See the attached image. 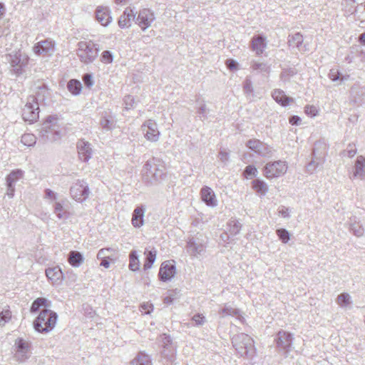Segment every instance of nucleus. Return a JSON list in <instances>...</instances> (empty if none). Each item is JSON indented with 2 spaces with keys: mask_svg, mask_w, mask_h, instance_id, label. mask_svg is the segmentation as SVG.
<instances>
[{
  "mask_svg": "<svg viewBox=\"0 0 365 365\" xmlns=\"http://www.w3.org/2000/svg\"><path fill=\"white\" fill-rule=\"evenodd\" d=\"M165 177V166L161 159L153 157L146 161L142 170V179L146 185L160 183Z\"/></svg>",
  "mask_w": 365,
  "mask_h": 365,
  "instance_id": "obj_1",
  "label": "nucleus"
},
{
  "mask_svg": "<svg viewBox=\"0 0 365 365\" xmlns=\"http://www.w3.org/2000/svg\"><path fill=\"white\" fill-rule=\"evenodd\" d=\"M232 344L237 354L242 357L252 359L255 353L254 340L248 334L240 333L232 338Z\"/></svg>",
  "mask_w": 365,
  "mask_h": 365,
  "instance_id": "obj_2",
  "label": "nucleus"
},
{
  "mask_svg": "<svg viewBox=\"0 0 365 365\" xmlns=\"http://www.w3.org/2000/svg\"><path fill=\"white\" fill-rule=\"evenodd\" d=\"M58 315L53 311L48 309L41 310L34 321L33 325L34 329L40 333L48 332L56 326Z\"/></svg>",
  "mask_w": 365,
  "mask_h": 365,
  "instance_id": "obj_3",
  "label": "nucleus"
},
{
  "mask_svg": "<svg viewBox=\"0 0 365 365\" xmlns=\"http://www.w3.org/2000/svg\"><path fill=\"white\" fill-rule=\"evenodd\" d=\"M99 51V45L92 41H82L78 43L77 56L83 63L89 64L93 62Z\"/></svg>",
  "mask_w": 365,
  "mask_h": 365,
  "instance_id": "obj_4",
  "label": "nucleus"
},
{
  "mask_svg": "<svg viewBox=\"0 0 365 365\" xmlns=\"http://www.w3.org/2000/svg\"><path fill=\"white\" fill-rule=\"evenodd\" d=\"M22 118L24 121L33 123L39 118V104L34 96H29L22 109Z\"/></svg>",
  "mask_w": 365,
  "mask_h": 365,
  "instance_id": "obj_5",
  "label": "nucleus"
},
{
  "mask_svg": "<svg viewBox=\"0 0 365 365\" xmlns=\"http://www.w3.org/2000/svg\"><path fill=\"white\" fill-rule=\"evenodd\" d=\"M6 59L16 76L22 73L23 68L28 64L29 61V57L19 51L7 54Z\"/></svg>",
  "mask_w": 365,
  "mask_h": 365,
  "instance_id": "obj_6",
  "label": "nucleus"
},
{
  "mask_svg": "<svg viewBox=\"0 0 365 365\" xmlns=\"http://www.w3.org/2000/svg\"><path fill=\"white\" fill-rule=\"evenodd\" d=\"M246 146L261 157L269 158L273 155L274 150L272 148L258 139L249 140L246 143Z\"/></svg>",
  "mask_w": 365,
  "mask_h": 365,
  "instance_id": "obj_7",
  "label": "nucleus"
},
{
  "mask_svg": "<svg viewBox=\"0 0 365 365\" xmlns=\"http://www.w3.org/2000/svg\"><path fill=\"white\" fill-rule=\"evenodd\" d=\"M274 341L277 350L283 351L284 354L287 356L292 349L293 336L288 331L280 330L277 334Z\"/></svg>",
  "mask_w": 365,
  "mask_h": 365,
  "instance_id": "obj_8",
  "label": "nucleus"
},
{
  "mask_svg": "<svg viewBox=\"0 0 365 365\" xmlns=\"http://www.w3.org/2000/svg\"><path fill=\"white\" fill-rule=\"evenodd\" d=\"M287 170V166L284 161L269 162L264 168V175L267 178H277L284 174Z\"/></svg>",
  "mask_w": 365,
  "mask_h": 365,
  "instance_id": "obj_9",
  "label": "nucleus"
},
{
  "mask_svg": "<svg viewBox=\"0 0 365 365\" xmlns=\"http://www.w3.org/2000/svg\"><path fill=\"white\" fill-rule=\"evenodd\" d=\"M70 192L71 197L75 200L83 202L88 197L89 188L86 182L83 180H78L77 182L71 187Z\"/></svg>",
  "mask_w": 365,
  "mask_h": 365,
  "instance_id": "obj_10",
  "label": "nucleus"
},
{
  "mask_svg": "<svg viewBox=\"0 0 365 365\" xmlns=\"http://www.w3.org/2000/svg\"><path fill=\"white\" fill-rule=\"evenodd\" d=\"M14 346L16 347L14 357L18 361L24 362L29 358L31 354L30 343L19 338L16 340Z\"/></svg>",
  "mask_w": 365,
  "mask_h": 365,
  "instance_id": "obj_11",
  "label": "nucleus"
},
{
  "mask_svg": "<svg viewBox=\"0 0 365 365\" xmlns=\"http://www.w3.org/2000/svg\"><path fill=\"white\" fill-rule=\"evenodd\" d=\"M40 140L43 143L48 142H55L61 138V134L56 127L48 126V123H43L39 131Z\"/></svg>",
  "mask_w": 365,
  "mask_h": 365,
  "instance_id": "obj_12",
  "label": "nucleus"
},
{
  "mask_svg": "<svg viewBox=\"0 0 365 365\" xmlns=\"http://www.w3.org/2000/svg\"><path fill=\"white\" fill-rule=\"evenodd\" d=\"M155 19V15L150 9H143L139 11L135 21L143 31H145L151 26Z\"/></svg>",
  "mask_w": 365,
  "mask_h": 365,
  "instance_id": "obj_13",
  "label": "nucleus"
},
{
  "mask_svg": "<svg viewBox=\"0 0 365 365\" xmlns=\"http://www.w3.org/2000/svg\"><path fill=\"white\" fill-rule=\"evenodd\" d=\"M187 251L190 256L200 259L204 257L205 247L200 239L192 238L187 242Z\"/></svg>",
  "mask_w": 365,
  "mask_h": 365,
  "instance_id": "obj_14",
  "label": "nucleus"
},
{
  "mask_svg": "<svg viewBox=\"0 0 365 365\" xmlns=\"http://www.w3.org/2000/svg\"><path fill=\"white\" fill-rule=\"evenodd\" d=\"M142 129L148 140L157 142L159 140L160 132L158 129V125L154 120L150 119L145 122L142 125Z\"/></svg>",
  "mask_w": 365,
  "mask_h": 365,
  "instance_id": "obj_15",
  "label": "nucleus"
},
{
  "mask_svg": "<svg viewBox=\"0 0 365 365\" xmlns=\"http://www.w3.org/2000/svg\"><path fill=\"white\" fill-rule=\"evenodd\" d=\"M54 46L55 43L53 41L46 39L36 43L33 47V51L37 55L50 56L54 53Z\"/></svg>",
  "mask_w": 365,
  "mask_h": 365,
  "instance_id": "obj_16",
  "label": "nucleus"
},
{
  "mask_svg": "<svg viewBox=\"0 0 365 365\" xmlns=\"http://www.w3.org/2000/svg\"><path fill=\"white\" fill-rule=\"evenodd\" d=\"M76 146L80 160L83 162H88L93 154L91 144L83 139H81L78 141Z\"/></svg>",
  "mask_w": 365,
  "mask_h": 365,
  "instance_id": "obj_17",
  "label": "nucleus"
},
{
  "mask_svg": "<svg viewBox=\"0 0 365 365\" xmlns=\"http://www.w3.org/2000/svg\"><path fill=\"white\" fill-rule=\"evenodd\" d=\"M175 274V266L170 261L163 262L160 267L158 277L160 280L167 282L170 280Z\"/></svg>",
  "mask_w": 365,
  "mask_h": 365,
  "instance_id": "obj_18",
  "label": "nucleus"
},
{
  "mask_svg": "<svg viewBox=\"0 0 365 365\" xmlns=\"http://www.w3.org/2000/svg\"><path fill=\"white\" fill-rule=\"evenodd\" d=\"M96 19L103 26H108L112 21L110 10L108 6H98L96 9Z\"/></svg>",
  "mask_w": 365,
  "mask_h": 365,
  "instance_id": "obj_19",
  "label": "nucleus"
},
{
  "mask_svg": "<svg viewBox=\"0 0 365 365\" xmlns=\"http://www.w3.org/2000/svg\"><path fill=\"white\" fill-rule=\"evenodd\" d=\"M136 13L133 9L127 7L118 19V24L120 28L125 29L131 26L132 21H135Z\"/></svg>",
  "mask_w": 365,
  "mask_h": 365,
  "instance_id": "obj_20",
  "label": "nucleus"
},
{
  "mask_svg": "<svg viewBox=\"0 0 365 365\" xmlns=\"http://www.w3.org/2000/svg\"><path fill=\"white\" fill-rule=\"evenodd\" d=\"M251 48L257 56L262 54L267 48L266 37L262 34L255 35L251 39Z\"/></svg>",
  "mask_w": 365,
  "mask_h": 365,
  "instance_id": "obj_21",
  "label": "nucleus"
},
{
  "mask_svg": "<svg viewBox=\"0 0 365 365\" xmlns=\"http://www.w3.org/2000/svg\"><path fill=\"white\" fill-rule=\"evenodd\" d=\"M99 124L104 130H111L115 127V117L110 111L105 110L101 113Z\"/></svg>",
  "mask_w": 365,
  "mask_h": 365,
  "instance_id": "obj_22",
  "label": "nucleus"
},
{
  "mask_svg": "<svg viewBox=\"0 0 365 365\" xmlns=\"http://www.w3.org/2000/svg\"><path fill=\"white\" fill-rule=\"evenodd\" d=\"M32 90L36 94V96H34L36 98V101L37 102L38 101H45V99L49 96L48 89L43 82L38 81L35 83L32 87Z\"/></svg>",
  "mask_w": 365,
  "mask_h": 365,
  "instance_id": "obj_23",
  "label": "nucleus"
},
{
  "mask_svg": "<svg viewBox=\"0 0 365 365\" xmlns=\"http://www.w3.org/2000/svg\"><path fill=\"white\" fill-rule=\"evenodd\" d=\"M46 275L53 284H58L63 279V272L59 267L46 269Z\"/></svg>",
  "mask_w": 365,
  "mask_h": 365,
  "instance_id": "obj_24",
  "label": "nucleus"
},
{
  "mask_svg": "<svg viewBox=\"0 0 365 365\" xmlns=\"http://www.w3.org/2000/svg\"><path fill=\"white\" fill-rule=\"evenodd\" d=\"M145 208L141 205L135 208L132 215V224L135 227H140L144 224Z\"/></svg>",
  "mask_w": 365,
  "mask_h": 365,
  "instance_id": "obj_25",
  "label": "nucleus"
},
{
  "mask_svg": "<svg viewBox=\"0 0 365 365\" xmlns=\"http://www.w3.org/2000/svg\"><path fill=\"white\" fill-rule=\"evenodd\" d=\"M354 177L359 178L361 180L365 178V158L362 155L358 156L355 162Z\"/></svg>",
  "mask_w": 365,
  "mask_h": 365,
  "instance_id": "obj_26",
  "label": "nucleus"
},
{
  "mask_svg": "<svg viewBox=\"0 0 365 365\" xmlns=\"http://www.w3.org/2000/svg\"><path fill=\"white\" fill-rule=\"evenodd\" d=\"M273 99L282 106H287L289 102L293 101V98L285 95L281 89H274L272 93Z\"/></svg>",
  "mask_w": 365,
  "mask_h": 365,
  "instance_id": "obj_27",
  "label": "nucleus"
},
{
  "mask_svg": "<svg viewBox=\"0 0 365 365\" xmlns=\"http://www.w3.org/2000/svg\"><path fill=\"white\" fill-rule=\"evenodd\" d=\"M11 319V312L9 305L0 303V326L5 325Z\"/></svg>",
  "mask_w": 365,
  "mask_h": 365,
  "instance_id": "obj_28",
  "label": "nucleus"
},
{
  "mask_svg": "<svg viewBox=\"0 0 365 365\" xmlns=\"http://www.w3.org/2000/svg\"><path fill=\"white\" fill-rule=\"evenodd\" d=\"M70 264L74 267H78L84 260L83 255L78 251H71L68 256Z\"/></svg>",
  "mask_w": 365,
  "mask_h": 365,
  "instance_id": "obj_29",
  "label": "nucleus"
},
{
  "mask_svg": "<svg viewBox=\"0 0 365 365\" xmlns=\"http://www.w3.org/2000/svg\"><path fill=\"white\" fill-rule=\"evenodd\" d=\"M252 187L260 195H265L268 192L266 182L260 179H255L252 182Z\"/></svg>",
  "mask_w": 365,
  "mask_h": 365,
  "instance_id": "obj_30",
  "label": "nucleus"
},
{
  "mask_svg": "<svg viewBox=\"0 0 365 365\" xmlns=\"http://www.w3.org/2000/svg\"><path fill=\"white\" fill-rule=\"evenodd\" d=\"M50 305L48 304V300L46 298L43 297H38L36 299H35L30 308V312L31 313H36L41 308L47 309Z\"/></svg>",
  "mask_w": 365,
  "mask_h": 365,
  "instance_id": "obj_31",
  "label": "nucleus"
},
{
  "mask_svg": "<svg viewBox=\"0 0 365 365\" xmlns=\"http://www.w3.org/2000/svg\"><path fill=\"white\" fill-rule=\"evenodd\" d=\"M242 228V224L237 220H230L227 224L226 230L234 237L239 234Z\"/></svg>",
  "mask_w": 365,
  "mask_h": 365,
  "instance_id": "obj_32",
  "label": "nucleus"
},
{
  "mask_svg": "<svg viewBox=\"0 0 365 365\" xmlns=\"http://www.w3.org/2000/svg\"><path fill=\"white\" fill-rule=\"evenodd\" d=\"M132 365H152L150 357L144 352H140L138 356L131 361Z\"/></svg>",
  "mask_w": 365,
  "mask_h": 365,
  "instance_id": "obj_33",
  "label": "nucleus"
},
{
  "mask_svg": "<svg viewBox=\"0 0 365 365\" xmlns=\"http://www.w3.org/2000/svg\"><path fill=\"white\" fill-rule=\"evenodd\" d=\"M297 73L298 71L295 68H283L279 75L280 80L284 83L289 82L291 78Z\"/></svg>",
  "mask_w": 365,
  "mask_h": 365,
  "instance_id": "obj_34",
  "label": "nucleus"
},
{
  "mask_svg": "<svg viewBox=\"0 0 365 365\" xmlns=\"http://www.w3.org/2000/svg\"><path fill=\"white\" fill-rule=\"evenodd\" d=\"M303 40L304 39L302 35L299 32L292 36L289 35L288 37L289 46L299 48L303 43Z\"/></svg>",
  "mask_w": 365,
  "mask_h": 365,
  "instance_id": "obj_35",
  "label": "nucleus"
},
{
  "mask_svg": "<svg viewBox=\"0 0 365 365\" xmlns=\"http://www.w3.org/2000/svg\"><path fill=\"white\" fill-rule=\"evenodd\" d=\"M145 260L144 262V269H148L151 268L152 265L155 262L156 259V254L157 252L155 249H153L151 250H147L145 251Z\"/></svg>",
  "mask_w": 365,
  "mask_h": 365,
  "instance_id": "obj_36",
  "label": "nucleus"
},
{
  "mask_svg": "<svg viewBox=\"0 0 365 365\" xmlns=\"http://www.w3.org/2000/svg\"><path fill=\"white\" fill-rule=\"evenodd\" d=\"M67 88L73 95L77 96L82 90V85L78 80L71 79L68 82Z\"/></svg>",
  "mask_w": 365,
  "mask_h": 365,
  "instance_id": "obj_37",
  "label": "nucleus"
},
{
  "mask_svg": "<svg viewBox=\"0 0 365 365\" xmlns=\"http://www.w3.org/2000/svg\"><path fill=\"white\" fill-rule=\"evenodd\" d=\"M24 176V172L21 170H13L10 173L9 175H7L6 184H10L15 186L16 182L22 178Z\"/></svg>",
  "mask_w": 365,
  "mask_h": 365,
  "instance_id": "obj_38",
  "label": "nucleus"
},
{
  "mask_svg": "<svg viewBox=\"0 0 365 365\" xmlns=\"http://www.w3.org/2000/svg\"><path fill=\"white\" fill-rule=\"evenodd\" d=\"M129 269L134 272L138 270L140 262L138 259V255L137 254V252L135 250L131 251L129 255Z\"/></svg>",
  "mask_w": 365,
  "mask_h": 365,
  "instance_id": "obj_39",
  "label": "nucleus"
},
{
  "mask_svg": "<svg viewBox=\"0 0 365 365\" xmlns=\"http://www.w3.org/2000/svg\"><path fill=\"white\" fill-rule=\"evenodd\" d=\"M53 208L54 213L58 219H66L68 217V212L63 208L60 202H56Z\"/></svg>",
  "mask_w": 365,
  "mask_h": 365,
  "instance_id": "obj_40",
  "label": "nucleus"
},
{
  "mask_svg": "<svg viewBox=\"0 0 365 365\" xmlns=\"http://www.w3.org/2000/svg\"><path fill=\"white\" fill-rule=\"evenodd\" d=\"M313 158L312 161L307 165V172L312 173L314 170L319 165H322L323 163L322 159L320 158H317L315 156V150H313Z\"/></svg>",
  "mask_w": 365,
  "mask_h": 365,
  "instance_id": "obj_41",
  "label": "nucleus"
},
{
  "mask_svg": "<svg viewBox=\"0 0 365 365\" xmlns=\"http://www.w3.org/2000/svg\"><path fill=\"white\" fill-rule=\"evenodd\" d=\"M222 314L225 316L236 317L239 320L243 319V317L240 314V310L238 309L233 308L231 306H225L222 309Z\"/></svg>",
  "mask_w": 365,
  "mask_h": 365,
  "instance_id": "obj_42",
  "label": "nucleus"
},
{
  "mask_svg": "<svg viewBox=\"0 0 365 365\" xmlns=\"http://www.w3.org/2000/svg\"><path fill=\"white\" fill-rule=\"evenodd\" d=\"M21 142L28 147L34 146L36 143V137L32 133H25L21 136Z\"/></svg>",
  "mask_w": 365,
  "mask_h": 365,
  "instance_id": "obj_43",
  "label": "nucleus"
},
{
  "mask_svg": "<svg viewBox=\"0 0 365 365\" xmlns=\"http://www.w3.org/2000/svg\"><path fill=\"white\" fill-rule=\"evenodd\" d=\"M217 205V200L214 191L207 186V206L215 207Z\"/></svg>",
  "mask_w": 365,
  "mask_h": 365,
  "instance_id": "obj_44",
  "label": "nucleus"
},
{
  "mask_svg": "<svg viewBox=\"0 0 365 365\" xmlns=\"http://www.w3.org/2000/svg\"><path fill=\"white\" fill-rule=\"evenodd\" d=\"M336 302L341 307H346L351 302V297L348 293H341L337 297Z\"/></svg>",
  "mask_w": 365,
  "mask_h": 365,
  "instance_id": "obj_45",
  "label": "nucleus"
},
{
  "mask_svg": "<svg viewBox=\"0 0 365 365\" xmlns=\"http://www.w3.org/2000/svg\"><path fill=\"white\" fill-rule=\"evenodd\" d=\"M251 68L253 71H257L260 73H268L270 71L269 66L265 63L253 62Z\"/></svg>",
  "mask_w": 365,
  "mask_h": 365,
  "instance_id": "obj_46",
  "label": "nucleus"
},
{
  "mask_svg": "<svg viewBox=\"0 0 365 365\" xmlns=\"http://www.w3.org/2000/svg\"><path fill=\"white\" fill-rule=\"evenodd\" d=\"M243 174L247 179H251L257 175V170L255 165H249L245 168Z\"/></svg>",
  "mask_w": 365,
  "mask_h": 365,
  "instance_id": "obj_47",
  "label": "nucleus"
},
{
  "mask_svg": "<svg viewBox=\"0 0 365 365\" xmlns=\"http://www.w3.org/2000/svg\"><path fill=\"white\" fill-rule=\"evenodd\" d=\"M350 230L356 237H361L364 234V228L358 222H354L350 224Z\"/></svg>",
  "mask_w": 365,
  "mask_h": 365,
  "instance_id": "obj_48",
  "label": "nucleus"
},
{
  "mask_svg": "<svg viewBox=\"0 0 365 365\" xmlns=\"http://www.w3.org/2000/svg\"><path fill=\"white\" fill-rule=\"evenodd\" d=\"M277 235L279 239L283 242L287 243L290 239L289 232L284 228L277 230Z\"/></svg>",
  "mask_w": 365,
  "mask_h": 365,
  "instance_id": "obj_49",
  "label": "nucleus"
},
{
  "mask_svg": "<svg viewBox=\"0 0 365 365\" xmlns=\"http://www.w3.org/2000/svg\"><path fill=\"white\" fill-rule=\"evenodd\" d=\"M329 78L332 81H340L341 78V73L336 68H331L329 73Z\"/></svg>",
  "mask_w": 365,
  "mask_h": 365,
  "instance_id": "obj_50",
  "label": "nucleus"
},
{
  "mask_svg": "<svg viewBox=\"0 0 365 365\" xmlns=\"http://www.w3.org/2000/svg\"><path fill=\"white\" fill-rule=\"evenodd\" d=\"M113 60V56L110 51H104L101 56V61L103 63H110Z\"/></svg>",
  "mask_w": 365,
  "mask_h": 365,
  "instance_id": "obj_51",
  "label": "nucleus"
},
{
  "mask_svg": "<svg viewBox=\"0 0 365 365\" xmlns=\"http://www.w3.org/2000/svg\"><path fill=\"white\" fill-rule=\"evenodd\" d=\"M243 89L245 93H252L253 92L252 83L250 79H245L243 83Z\"/></svg>",
  "mask_w": 365,
  "mask_h": 365,
  "instance_id": "obj_52",
  "label": "nucleus"
},
{
  "mask_svg": "<svg viewBox=\"0 0 365 365\" xmlns=\"http://www.w3.org/2000/svg\"><path fill=\"white\" fill-rule=\"evenodd\" d=\"M124 103L126 109H130L133 107L135 104L134 98L132 96H126L124 98Z\"/></svg>",
  "mask_w": 365,
  "mask_h": 365,
  "instance_id": "obj_53",
  "label": "nucleus"
},
{
  "mask_svg": "<svg viewBox=\"0 0 365 365\" xmlns=\"http://www.w3.org/2000/svg\"><path fill=\"white\" fill-rule=\"evenodd\" d=\"M163 357L167 358L168 361H173L174 360V353L172 350L168 351V348L165 346V349L162 351Z\"/></svg>",
  "mask_w": 365,
  "mask_h": 365,
  "instance_id": "obj_54",
  "label": "nucleus"
},
{
  "mask_svg": "<svg viewBox=\"0 0 365 365\" xmlns=\"http://www.w3.org/2000/svg\"><path fill=\"white\" fill-rule=\"evenodd\" d=\"M83 81L85 86L88 88H90L93 84L92 75L90 73L84 74L83 76Z\"/></svg>",
  "mask_w": 365,
  "mask_h": 365,
  "instance_id": "obj_55",
  "label": "nucleus"
},
{
  "mask_svg": "<svg viewBox=\"0 0 365 365\" xmlns=\"http://www.w3.org/2000/svg\"><path fill=\"white\" fill-rule=\"evenodd\" d=\"M225 65L229 70L232 71L237 68L238 63L232 58H229L226 61Z\"/></svg>",
  "mask_w": 365,
  "mask_h": 365,
  "instance_id": "obj_56",
  "label": "nucleus"
},
{
  "mask_svg": "<svg viewBox=\"0 0 365 365\" xmlns=\"http://www.w3.org/2000/svg\"><path fill=\"white\" fill-rule=\"evenodd\" d=\"M57 120L58 118L56 115H48L43 123H48V126L56 127Z\"/></svg>",
  "mask_w": 365,
  "mask_h": 365,
  "instance_id": "obj_57",
  "label": "nucleus"
},
{
  "mask_svg": "<svg viewBox=\"0 0 365 365\" xmlns=\"http://www.w3.org/2000/svg\"><path fill=\"white\" fill-rule=\"evenodd\" d=\"M109 251V248H103L100 250L97 254V258L98 259H108L109 257L107 256V252Z\"/></svg>",
  "mask_w": 365,
  "mask_h": 365,
  "instance_id": "obj_58",
  "label": "nucleus"
},
{
  "mask_svg": "<svg viewBox=\"0 0 365 365\" xmlns=\"http://www.w3.org/2000/svg\"><path fill=\"white\" fill-rule=\"evenodd\" d=\"M45 197L47 199L56 200L57 198V194L51 189L47 188L45 190Z\"/></svg>",
  "mask_w": 365,
  "mask_h": 365,
  "instance_id": "obj_59",
  "label": "nucleus"
},
{
  "mask_svg": "<svg viewBox=\"0 0 365 365\" xmlns=\"http://www.w3.org/2000/svg\"><path fill=\"white\" fill-rule=\"evenodd\" d=\"M192 321L196 325H202L204 322V316L202 314H195L192 317Z\"/></svg>",
  "mask_w": 365,
  "mask_h": 365,
  "instance_id": "obj_60",
  "label": "nucleus"
},
{
  "mask_svg": "<svg viewBox=\"0 0 365 365\" xmlns=\"http://www.w3.org/2000/svg\"><path fill=\"white\" fill-rule=\"evenodd\" d=\"M305 113L312 116H315L317 115V110L316 108L313 106H307L304 108Z\"/></svg>",
  "mask_w": 365,
  "mask_h": 365,
  "instance_id": "obj_61",
  "label": "nucleus"
},
{
  "mask_svg": "<svg viewBox=\"0 0 365 365\" xmlns=\"http://www.w3.org/2000/svg\"><path fill=\"white\" fill-rule=\"evenodd\" d=\"M301 118L298 115H292L289 118V122L292 125H298L301 123Z\"/></svg>",
  "mask_w": 365,
  "mask_h": 365,
  "instance_id": "obj_62",
  "label": "nucleus"
},
{
  "mask_svg": "<svg viewBox=\"0 0 365 365\" xmlns=\"http://www.w3.org/2000/svg\"><path fill=\"white\" fill-rule=\"evenodd\" d=\"M6 186H7L6 195L9 198H12L14 195L15 186L10 185V184H6Z\"/></svg>",
  "mask_w": 365,
  "mask_h": 365,
  "instance_id": "obj_63",
  "label": "nucleus"
},
{
  "mask_svg": "<svg viewBox=\"0 0 365 365\" xmlns=\"http://www.w3.org/2000/svg\"><path fill=\"white\" fill-rule=\"evenodd\" d=\"M279 213L284 218L289 217V209L282 206L279 210Z\"/></svg>",
  "mask_w": 365,
  "mask_h": 365,
  "instance_id": "obj_64",
  "label": "nucleus"
}]
</instances>
